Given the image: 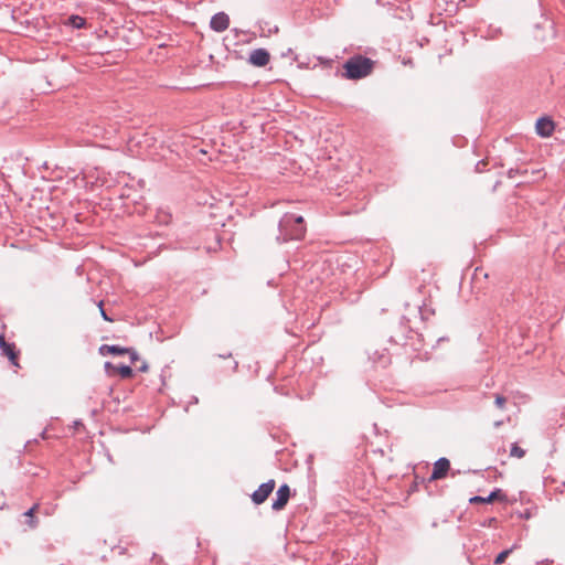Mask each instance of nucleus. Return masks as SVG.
Segmentation results:
<instances>
[{"label": "nucleus", "mask_w": 565, "mask_h": 565, "mask_svg": "<svg viewBox=\"0 0 565 565\" xmlns=\"http://www.w3.org/2000/svg\"><path fill=\"white\" fill-rule=\"evenodd\" d=\"M374 62L361 55L349 58L344 65L343 76L348 79H360L370 75L373 71Z\"/></svg>", "instance_id": "obj_1"}, {"label": "nucleus", "mask_w": 565, "mask_h": 565, "mask_svg": "<svg viewBox=\"0 0 565 565\" xmlns=\"http://www.w3.org/2000/svg\"><path fill=\"white\" fill-rule=\"evenodd\" d=\"M0 349L2 351V355L7 356L10 361V363L15 366L20 367L19 363V350H17V347L14 343H10L6 341L4 334H0Z\"/></svg>", "instance_id": "obj_2"}, {"label": "nucleus", "mask_w": 565, "mask_h": 565, "mask_svg": "<svg viewBox=\"0 0 565 565\" xmlns=\"http://www.w3.org/2000/svg\"><path fill=\"white\" fill-rule=\"evenodd\" d=\"M276 487V482L274 479L268 480L267 482L260 484L256 491L252 494V500L255 504L264 503L268 497L271 494Z\"/></svg>", "instance_id": "obj_3"}, {"label": "nucleus", "mask_w": 565, "mask_h": 565, "mask_svg": "<svg viewBox=\"0 0 565 565\" xmlns=\"http://www.w3.org/2000/svg\"><path fill=\"white\" fill-rule=\"evenodd\" d=\"M555 130V124L550 117H541L536 120L535 131L543 138L551 137Z\"/></svg>", "instance_id": "obj_4"}, {"label": "nucleus", "mask_w": 565, "mask_h": 565, "mask_svg": "<svg viewBox=\"0 0 565 565\" xmlns=\"http://www.w3.org/2000/svg\"><path fill=\"white\" fill-rule=\"evenodd\" d=\"M290 498V488L288 484H282L278 488L276 492V499L273 502V510L280 511L282 510L286 504L288 503V500Z\"/></svg>", "instance_id": "obj_5"}, {"label": "nucleus", "mask_w": 565, "mask_h": 565, "mask_svg": "<svg viewBox=\"0 0 565 565\" xmlns=\"http://www.w3.org/2000/svg\"><path fill=\"white\" fill-rule=\"evenodd\" d=\"M270 61V54L265 49L254 50L249 55V62L254 66L263 67L267 65Z\"/></svg>", "instance_id": "obj_6"}, {"label": "nucleus", "mask_w": 565, "mask_h": 565, "mask_svg": "<svg viewBox=\"0 0 565 565\" xmlns=\"http://www.w3.org/2000/svg\"><path fill=\"white\" fill-rule=\"evenodd\" d=\"M450 469V462L447 458H440L434 463L433 473L430 480H439L447 476Z\"/></svg>", "instance_id": "obj_7"}, {"label": "nucleus", "mask_w": 565, "mask_h": 565, "mask_svg": "<svg viewBox=\"0 0 565 565\" xmlns=\"http://www.w3.org/2000/svg\"><path fill=\"white\" fill-rule=\"evenodd\" d=\"M211 28L216 32H223L230 26V18L224 12H218L211 19Z\"/></svg>", "instance_id": "obj_8"}, {"label": "nucleus", "mask_w": 565, "mask_h": 565, "mask_svg": "<svg viewBox=\"0 0 565 565\" xmlns=\"http://www.w3.org/2000/svg\"><path fill=\"white\" fill-rule=\"evenodd\" d=\"M437 7L446 13L452 14L456 13L459 7V3L465 0H436Z\"/></svg>", "instance_id": "obj_9"}, {"label": "nucleus", "mask_w": 565, "mask_h": 565, "mask_svg": "<svg viewBox=\"0 0 565 565\" xmlns=\"http://www.w3.org/2000/svg\"><path fill=\"white\" fill-rule=\"evenodd\" d=\"M127 352H129V348H121L119 345L104 344L99 348L102 355H121L127 354Z\"/></svg>", "instance_id": "obj_10"}, {"label": "nucleus", "mask_w": 565, "mask_h": 565, "mask_svg": "<svg viewBox=\"0 0 565 565\" xmlns=\"http://www.w3.org/2000/svg\"><path fill=\"white\" fill-rule=\"evenodd\" d=\"M504 495L502 494L501 490H495L490 493L489 497H473L470 499L471 503H492L497 499H503Z\"/></svg>", "instance_id": "obj_11"}, {"label": "nucleus", "mask_w": 565, "mask_h": 565, "mask_svg": "<svg viewBox=\"0 0 565 565\" xmlns=\"http://www.w3.org/2000/svg\"><path fill=\"white\" fill-rule=\"evenodd\" d=\"M38 509L39 504H34L29 511L24 513V516L26 518V523L30 529H35L38 525V520L34 515Z\"/></svg>", "instance_id": "obj_12"}, {"label": "nucleus", "mask_w": 565, "mask_h": 565, "mask_svg": "<svg viewBox=\"0 0 565 565\" xmlns=\"http://www.w3.org/2000/svg\"><path fill=\"white\" fill-rule=\"evenodd\" d=\"M115 374L120 375L121 379H130L134 375L132 369L128 365L116 366Z\"/></svg>", "instance_id": "obj_13"}, {"label": "nucleus", "mask_w": 565, "mask_h": 565, "mask_svg": "<svg viewBox=\"0 0 565 565\" xmlns=\"http://www.w3.org/2000/svg\"><path fill=\"white\" fill-rule=\"evenodd\" d=\"M510 456L521 459L525 456V450L521 448L518 444H513L511 446Z\"/></svg>", "instance_id": "obj_14"}, {"label": "nucleus", "mask_w": 565, "mask_h": 565, "mask_svg": "<svg viewBox=\"0 0 565 565\" xmlns=\"http://www.w3.org/2000/svg\"><path fill=\"white\" fill-rule=\"evenodd\" d=\"M513 548L514 547H511V548L504 550L501 553H499L494 559V564L495 565L503 564L505 562L507 557L512 553Z\"/></svg>", "instance_id": "obj_15"}, {"label": "nucleus", "mask_w": 565, "mask_h": 565, "mask_svg": "<svg viewBox=\"0 0 565 565\" xmlns=\"http://www.w3.org/2000/svg\"><path fill=\"white\" fill-rule=\"evenodd\" d=\"M306 234V227L305 226H297L292 230V232L290 233V238L291 239H301L303 238Z\"/></svg>", "instance_id": "obj_16"}, {"label": "nucleus", "mask_w": 565, "mask_h": 565, "mask_svg": "<svg viewBox=\"0 0 565 565\" xmlns=\"http://www.w3.org/2000/svg\"><path fill=\"white\" fill-rule=\"evenodd\" d=\"M494 405L501 411L505 409L507 398L503 395L497 394L494 397Z\"/></svg>", "instance_id": "obj_17"}, {"label": "nucleus", "mask_w": 565, "mask_h": 565, "mask_svg": "<svg viewBox=\"0 0 565 565\" xmlns=\"http://www.w3.org/2000/svg\"><path fill=\"white\" fill-rule=\"evenodd\" d=\"M70 21H71L72 25L75 28H82L85 23V19L81 18L78 15L71 17Z\"/></svg>", "instance_id": "obj_18"}, {"label": "nucleus", "mask_w": 565, "mask_h": 565, "mask_svg": "<svg viewBox=\"0 0 565 565\" xmlns=\"http://www.w3.org/2000/svg\"><path fill=\"white\" fill-rule=\"evenodd\" d=\"M104 367H105V370H106V372H107V374H108L109 376L115 375L116 365H114V364H113V363H110V362H106V363H105V365H104Z\"/></svg>", "instance_id": "obj_19"}, {"label": "nucleus", "mask_w": 565, "mask_h": 565, "mask_svg": "<svg viewBox=\"0 0 565 565\" xmlns=\"http://www.w3.org/2000/svg\"><path fill=\"white\" fill-rule=\"evenodd\" d=\"M127 354L129 355L132 364L139 360L138 353L134 349L129 348V352H127Z\"/></svg>", "instance_id": "obj_20"}, {"label": "nucleus", "mask_w": 565, "mask_h": 565, "mask_svg": "<svg viewBox=\"0 0 565 565\" xmlns=\"http://www.w3.org/2000/svg\"><path fill=\"white\" fill-rule=\"evenodd\" d=\"M294 222L297 224V226H303V217L302 216H297L294 218Z\"/></svg>", "instance_id": "obj_21"}, {"label": "nucleus", "mask_w": 565, "mask_h": 565, "mask_svg": "<svg viewBox=\"0 0 565 565\" xmlns=\"http://www.w3.org/2000/svg\"><path fill=\"white\" fill-rule=\"evenodd\" d=\"M103 302H99V308H100V313H102V317L107 320V321H111L110 318H108V316L106 315V312L104 311L103 307H102Z\"/></svg>", "instance_id": "obj_22"}, {"label": "nucleus", "mask_w": 565, "mask_h": 565, "mask_svg": "<svg viewBox=\"0 0 565 565\" xmlns=\"http://www.w3.org/2000/svg\"><path fill=\"white\" fill-rule=\"evenodd\" d=\"M139 370L141 372H146L148 370V366L146 364H142Z\"/></svg>", "instance_id": "obj_23"}, {"label": "nucleus", "mask_w": 565, "mask_h": 565, "mask_svg": "<svg viewBox=\"0 0 565 565\" xmlns=\"http://www.w3.org/2000/svg\"><path fill=\"white\" fill-rule=\"evenodd\" d=\"M501 425H502V422H495V423H494V426H495V427H499V426H501Z\"/></svg>", "instance_id": "obj_24"}, {"label": "nucleus", "mask_w": 565, "mask_h": 565, "mask_svg": "<svg viewBox=\"0 0 565 565\" xmlns=\"http://www.w3.org/2000/svg\"><path fill=\"white\" fill-rule=\"evenodd\" d=\"M288 223H289V217H286V218L284 220V223H282V224H288Z\"/></svg>", "instance_id": "obj_25"}, {"label": "nucleus", "mask_w": 565, "mask_h": 565, "mask_svg": "<svg viewBox=\"0 0 565 565\" xmlns=\"http://www.w3.org/2000/svg\"><path fill=\"white\" fill-rule=\"evenodd\" d=\"M79 426H83L82 423L75 422V427H79Z\"/></svg>", "instance_id": "obj_26"}]
</instances>
